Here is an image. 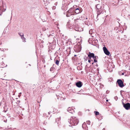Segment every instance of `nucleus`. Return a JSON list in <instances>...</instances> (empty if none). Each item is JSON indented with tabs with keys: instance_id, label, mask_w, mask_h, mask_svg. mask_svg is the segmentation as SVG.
I'll list each match as a JSON object with an SVG mask.
<instances>
[{
	"instance_id": "nucleus-21",
	"label": "nucleus",
	"mask_w": 130,
	"mask_h": 130,
	"mask_svg": "<svg viewBox=\"0 0 130 130\" xmlns=\"http://www.w3.org/2000/svg\"><path fill=\"white\" fill-rule=\"evenodd\" d=\"M59 61L58 60H57L56 61L55 63L58 66L59 65Z\"/></svg>"
},
{
	"instance_id": "nucleus-39",
	"label": "nucleus",
	"mask_w": 130,
	"mask_h": 130,
	"mask_svg": "<svg viewBox=\"0 0 130 130\" xmlns=\"http://www.w3.org/2000/svg\"><path fill=\"white\" fill-rule=\"evenodd\" d=\"M122 91L121 90V91H120V92H121H121Z\"/></svg>"
},
{
	"instance_id": "nucleus-7",
	"label": "nucleus",
	"mask_w": 130,
	"mask_h": 130,
	"mask_svg": "<svg viewBox=\"0 0 130 130\" xmlns=\"http://www.w3.org/2000/svg\"><path fill=\"white\" fill-rule=\"evenodd\" d=\"M103 50L105 54L107 55H109L110 53L106 47H103Z\"/></svg>"
},
{
	"instance_id": "nucleus-36",
	"label": "nucleus",
	"mask_w": 130,
	"mask_h": 130,
	"mask_svg": "<svg viewBox=\"0 0 130 130\" xmlns=\"http://www.w3.org/2000/svg\"><path fill=\"white\" fill-rule=\"evenodd\" d=\"M103 130H105V129L104 128L103 129Z\"/></svg>"
},
{
	"instance_id": "nucleus-40",
	"label": "nucleus",
	"mask_w": 130,
	"mask_h": 130,
	"mask_svg": "<svg viewBox=\"0 0 130 130\" xmlns=\"http://www.w3.org/2000/svg\"><path fill=\"white\" fill-rule=\"evenodd\" d=\"M106 101L107 102L108 101V100H107Z\"/></svg>"
},
{
	"instance_id": "nucleus-16",
	"label": "nucleus",
	"mask_w": 130,
	"mask_h": 130,
	"mask_svg": "<svg viewBox=\"0 0 130 130\" xmlns=\"http://www.w3.org/2000/svg\"><path fill=\"white\" fill-rule=\"evenodd\" d=\"M75 14L76 13V14H77L80 13V10L78 8H77L75 10Z\"/></svg>"
},
{
	"instance_id": "nucleus-44",
	"label": "nucleus",
	"mask_w": 130,
	"mask_h": 130,
	"mask_svg": "<svg viewBox=\"0 0 130 130\" xmlns=\"http://www.w3.org/2000/svg\"><path fill=\"white\" fill-rule=\"evenodd\" d=\"M0 15H1V14H0Z\"/></svg>"
},
{
	"instance_id": "nucleus-2",
	"label": "nucleus",
	"mask_w": 130,
	"mask_h": 130,
	"mask_svg": "<svg viewBox=\"0 0 130 130\" xmlns=\"http://www.w3.org/2000/svg\"><path fill=\"white\" fill-rule=\"evenodd\" d=\"M122 0H114L113 3L114 5H121L122 4Z\"/></svg>"
},
{
	"instance_id": "nucleus-17",
	"label": "nucleus",
	"mask_w": 130,
	"mask_h": 130,
	"mask_svg": "<svg viewBox=\"0 0 130 130\" xmlns=\"http://www.w3.org/2000/svg\"><path fill=\"white\" fill-rule=\"evenodd\" d=\"M98 58V57L97 56H94V58H93V59H94V62H97V59Z\"/></svg>"
},
{
	"instance_id": "nucleus-19",
	"label": "nucleus",
	"mask_w": 130,
	"mask_h": 130,
	"mask_svg": "<svg viewBox=\"0 0 130 130\" xmlns=\"http://www.w3.org/2000/svg\"><path fill=\"white\" fill-rule=\"evenodd\" d=\"M55 69L54 67H51L50 69V71L52 72V73H54V71H55Z\"/></svg>"
},
{
	"instance_id": "nucleus-6",
	"label": "nucleus",
	"mask_w": 130,
	"mask_h": 130,
	"mask_svg": "<svg viewBox=\"0 0 130 130\" xmlns=\"http://www.w3.org/2000/svg\"><path fill=\"white\" fill-rule=\"evenodd\" d=\"M97 17L101 13H103V12L105 11V10L103 9V7L100 9L97 10Z\"/></svg>"
},
{
	"instance_id": "nucleus-38",
	"label": "nucleus",
	"mask_w": 130,
	"mask_h": 130,
	"mask_svg": "<svg viewBox=\"0 0 130 130\" xmlns=\"http://www.w3.org/2000/svg\"><path fill=\"white\" fill-rule=\"evenodd\" d=\"M124 73H122V75H124Z\"/></svg>"
},
{
	"instance_id": "nucleus-35",
	"label": "nucleus",
	"mask_w": 130,
	"mask_h": 130,
	"mask_svg": "<svg viewBox=\"0 0 130 130\" xmlns=\"http://www.w3.org/2000/svg\"><path fill=\"white\" fill-rule=\"evenodd\" d=\"M93 63H94V62H92V64H93Z\"/></svg>"
},
{
	"instance_id": "nucleus-24",
	"label": "nucleus",
	"mask_w": 130,
	"mask_h": 130,
	"mask_svg": "<svg viewBox=\"0 0 130 130\" xmlns=\"http://www.w3.org/2000/svg\"><path fill=\"white\" fill-rule=\"evenodd\" d=\"M43 117H48L46 115V113H43Z\"/></svg>"
},
{
	"instance_id": "nucleus-48",
	"label": "nucleus",
	"mask_w": 130,
	"mask_h": 130,
	"mask_svg": "<svg viewBox=\"0 0 130 130\" xmlns=\"http://www.w3.org/2000/svg\"><path fill=\"white\" fill-rule=\"evenodd\" d=\"M91 61H93V60H91Z\"/></svg>"
},
{
	"instance_id": "nucleus-42",
	"label": "nucleus",
	"mask_w": 130,
	"mask_h": 130,
	"mask_svg": "<svg viewBox=\"0 0 130 130\" xmlns=\"http://www.w3.org/2000/svg\"><path fill=\"white\" fill-rule=\"evenodd\" d=\"M70 28H71V26H70Z\"/></svg>"
},
{
	"instance_id": "nucleus-8",
	"label": "nucleus",
	"mask_w": 130,
	"mask_h": 130,
	"mask_svg": "<svg viewBox=\"0 0 130 130\" xmlns=\"http://www.w3.org/2000/svg\"><path fill=\"white\" fill-rule=\"evenodd\" d=\"M76 85L78 87H81L83 85V83L81 81H79L76 83Z\"/></svg>"
},
{
	"instance_id": "nucleus-10",
	"label": "nucleus",
	"mask_w": 130,
	"mask_h": 130,
	"mask_svg": "<svg viewBox=\"0 0 130 130\" xmlns=\"http://www.w3.org/2000/svg\"><path fill=\"white\" fill-rule=\"evenodd\" d=\"M60 119L59 118H57L56 119L55 123H57L58 126L60 123Z\"/></svg>"
},
{
	"instance_id": "nucleus-5",
	"label": "nucleus",
	"mask_w": 130,
	"mask_h": 130,
	"mask_svg": "<svg viewBox=\"0 0 130 130\" xmlns=\"http://www.w3.org/2000/svg\"><path fill=\"white\" fill-rule=\"evenodd\" d=\"M74 48L75 49L77 50V52H80L81 50V45L80 44L76 45L75 46Z\"/></svg>"
},
{
	"instance_id": "nucleus-31",
	"label": "nucleus",
	"mask_w": 130,
	"mask_h": 130,
	"mask_svg": "<svg viewBox=\"0 0 130 130\" xmlns=\"http://www.w3.org/2000/svg\"><path fill=\"white\" fill-rule=\"evenodd\" d=\"M54 30L52 31L51 33L52 34H54Z\"/></svg>"
},
{
	"instance_id": "nucleus-29",
	"label": "nucleus",
	"mask_w": 130,
	"mask_h": 130,
	"mask_svg": "<svg viewBox=\"0 0 130 130\" xmlns=\"http://www.w3.org/2000/svg\"><path fill=\"white\" fill-rule=\"evenodd\" d=\"M83 91V90H81L80 91H79L78 92H78L77 93L78 94H80V93L79 92H82V91Z\"/></svg>"
},
{
	"instance_id": "nucleus-28",
	"label": "nucleus",
	"mask_w": 130,
	"mask_h": 130,
	"mask_svg": "<svg viewBox=\"0 0 130 130\" xmlns=\"http://www.w3.org/2000/svg\"><path fill=\"white\" fill-rule=\"evenodd\" d=\"M46 28L45 27H44L42 28V30L43 31H44L46 30Z\"/></svg>"
},
{
	"instance_id": "nucleus-45",
	"label": "nucleus",
	"mask_w": 130,
	"mask_h": 130,
	"mask_svg": "<svg viewBox=\"0 0 130 130\" xmlns=\"http://www.w3.org/2000/svg\"><path fill=\"white\" fill-rule=\"evenodd\" d=\"M6 121H5V122H6Z\"/></svg>"
},
{
	"instance_id": "nucleus-49",
	"label": "nucleus",
	"mask_w": 130,
	"mask_h": 130,
	"mask_svg": "<svg viewBox=\"0 0 130 130\" xmlns=\"http://www.w3.org/2000/svg\"><path fill=\"white\" fill-rule=\"evenodd\" d=\"M129 16H130V15H129Z\"/></svg>"
},
{
	"instance_id": "nucleus-46",
	"label": "nucleus",
	"mask_w": 130,
	"mask_h": 130,
	"mask_svg": "<svg viewBox=\"0 0 130 130\" xmlns=\"http://www.w3.org/2000/svg\"><path fill=\"white\" fill-rule=\"evenodd\" d=\"M57 26L58 25V24H57Z\"/></svg>"
},
{
	"instance_id": "nucleus-18",
	"label": "nucleus",
	"mask_w": 130,
	"mask_h": 130,
	"mask_svg": "<svg viewBox=\"0 0 130 130\" xmlns=\"http://www.w3.org/2000/svg\"><path fill=\"white\" fill-rule=\"evenodd\" d=\"M85 23L86 25H87L88 26L90 24V22L89 21H86L85 22Z\"/></svg>"
},
{
	"instance_id": "nucleus-27",
	"label": "nucleus",
	"mask_w": 130,
	"mask_h": 130,
	"mask_svg": "<svg viewBox=\"0 0 130 130\" xmlns=\"http://www.w3.org/2000/svg\"><path fill=\"white\" fill-rule=\"evenodd\" d=\"M47 123V122L46 121H44L43 122V124H44L45 125H46Z\"/></svg>"
},
{
	"instance_id": "nucleus-30",
	"label": "nucleus",
	"mask_w": 130,
	"mask_h": 130,
	"mask_svg": "<svg viewBox=\"0 0 130 130\" xmlns=\"http://www.w3.org/2000/svg\"><path fill=\"white\" fill-rule=\"evenodd\" d=\"M92 31V30H89V34H91V32Z\"/></svg>"
},
{
	"instance_id": "nucleus-33",
	"label": "nucleus",
	"mask_w": 130,
	"mask_h": 130,
	"mask_svg": "<svg viewBox=\"0 0 130 130\" xmlns=\"http://www.w3.org/2000/svg\"><path fill=\"white\" fill-rule=\"evenodd\" d=\"M48 115H50V112H48Z\"/></svg>"
},
{
	"instance_id": "nucleus-9",
	"label": "nucleus",
	"mask_w": 130,
	"mask_h": 130,
	"mask_svg": "<svg viewBox=\"0 0 130 130\" xmlns=\"http://www.w3.org/2000/svg\"><path fill=\"white\" fill-rule=\"evenodd\" d=\"M18 34L21 37V38L22 39L23 42H25L26 39L24 37L23 34L22 33H19Z\"/></svg>"
},
{
	"instance_id": "nucleus-3",
	"label": "nucleus",
	"mask_w": 130,
	"mask_h": 130,
	"mask_svg": "<svg viewBox=\"0 0 130 130\" xmlns=\"http://www.w3.org/2000/svg\"><path fill=\"white\" fill-rule=\"evenodd\" d=\"M117 83L118 85L120 87L122 88L124 86L123 84V83L122 80L121 79H118L117 81Z\"/></svg>"
},
{
	"instance_id": "nucleus-47",
	"label": "nucleus",
	"mask_w": 130,
	"mask_h": 130,
	"mask_svg": "<svg viewBox=\"0 0 130 130\" xmlns=\"http://www.w3.org/2000/svg\"><path fill=\"white\" fill-rule=\"evenodd\" d=\"M57 26L58 25V24H57Z\"/></svg>"
},
{
	"instance_id": "nucleus-25",
	"label": "nucleus",
	"mask_w": 130,
	"mask_h": 130,
	"mask_svg": "<svg viewBox=\"0 0 130 130\" xmlns=\"http://www.w3.org/2000/svg\"><path fill=\"white\" fill-rule=\"evenodd\" d=\"M87 124L90 125V122L89 121H87Z\"/></svg>"
},
{
	"instance_id": "nucleus-23",
	"label": "nucleus",
	"mask_w": 130,
	"mask_h": 130,
	"mask_svg": "<svg viewBox=\"0 0 130 130\" xmlns=\"http://www.w3.org/2000/svg\"><path fill=\"white\" fill-rule=\"evenodd\" d=\"M72 15L71 13H67L66 16L67 17H69Z\"/></svg>"
},
{
	"instance_id": "nucleus-32",
	"label": "nucleus",
	"mask_w": 130,
	"mask_h": 130,
	"mask_svg": "<svg viewBox=\"0 0 130 130\" xmlns=\"http://www.w3.org/2000/svg\"><path fill=\"white\" fill-rule=\"evenodd\" d=\"M91 60H90L89 59V60H88V62H91Z\"/></svg>"
},
{
	"instance_id": "nucleus-13",
	"label": "nucleus",
	"mask_w": 130,
	"mask_h": 130,
	"mask_svg": "<svg viewBox=\"0 0 130 130\" xmlns=\"http://www.w3.org/2000/svg\"><path fill=\"white\" fill-rule=\"evenodd\" d=\"M82 127L85 130H88V128L85 123H84L82 125Z\"/></svg>"
},
{
	"instance_id": "nucleus-26",
	"label": "nucleus",
	"mask_w": 130,
	"mask_h": 130,
	"mask_svg": "<svg viewBox=\"0 0 130 130\" xmlns=\"http://www.w3.org/2000/svg\"><path fill=\"white\" fill-rule=\"evenodd\" d=\"M6 50H8V49H3V50H2L1 51H3L4 52H5Z\"/></svg>"
},
{
	"instance_id": "nucleus-43",
	"label": "nucleus",
	"mask_w": 130,
	"mask_h": 130,
	"mask_svg": "<svg viewBox=\"0 0 130 130\" xmlns=\"http://www.w3.org/2000/svg\"><path fill=\"white\" fill-rule=\"evenodd\" d=\"M68 23H67V25H68Z\"/></svg>"
},
{
	"instance_id": "nucleus-37",
	"label": "nucleus",
	"mask_w": 130,
	"mask_h": 130,
	"mask_svg": "<svg viewBox=\"0 0 130 130\" xmlns=\"http://www.w3.org/2000/svg\"><path fill=\"white\" fill-rule=\"evenodd\" d=\"M74 56H76V55H74Z\"/></svg>"
},
{
	"instance_id": "nucleus-34",
	"label": "nucleus",
	"mask_w": 130,
	"mask_h": 130,
	"mask_svg": "<svg viewBox=\"0 0 130 130\" xmlns=\"http://www.w3.org/2000/svg\"><path fill=\"white\" fill-rule=\"evenodd\" d=\"M51 35H51V34H50V35H49V36H50Z\"/></svg>"
},
{
	"instance_id": "nucleus-4",
	"label": "nucleus",
	"mask_w": 130,
	"mask_h": 130,
	"mask_svg": "<svg viewBox=\"0 0 130 130\" xmlns=\"http://www.w3.org/2000/svg\"><path fill=\"white\" fill-rule=\"evenodd\" d=\"M124 107L126 110H128L130 108V104L129 103H127L124 104L123 102H122Z\"/></svg>"
},
{
	"instance_id": "nucleus-11",
	"label": "nucleus",
	"mask_w": 130,
	"mask_h": 130,
	"mask_svg": "<svg viewBox=\"0 0 130 130\" xmlns=\"http://www.w3.org/2000/svg\"><path fill=\"white\" fill-rule=\"evenodd\" d=\"M88 57L90 59H91V58H94V54L93 53H91L90 52H89V54L88 55Z\"/></svg>"
},
{
	"instance_id": "nucleus-1",
	"label": "nucleus",
	"mask_w": 130,
	"mask_h": 130,
	"mask_svg": "<svg viewBox=\"0 0 130 130\" xmlns=\"http://www.w3.org/2000/svg\"><path fill=\"white\" fill-rule=\"evenodd\" d=\"M68 122L71 125H69V126H71L77 125L78 122V121L76 117H72L68 120Z\"/></svg>"
},
{
	"instance_id": "nucleus-15",
	"label": "nucleus",
	"mask_w": 130,
	"mask_h": 130,
	"mask_svg": "<svg viewBox=\"0 0 130 130\" xmlns=\"http://www.w3.org/2000/svg\"><path fill=\"white\" fill-rule=\"evenodd\" d=\"M103 7H102V5L100 4H98L96 5V7L97 9V10Z\"/></svg>"
},
{
	"instance_id": "nucleus-20",
	"label": "nucleus",
	"mask_w": 130,
	"mask_h": 130,
	"mask_svg": "<svg viewBox=\"0 0 130 130\" xmlns=\"http://www.w3.org/2000/svg\"><path fill=\"white\" fill-rule=\"evenodd\" d=\"M72 9V8H70L69 10L67 11V13H71L72 11L71 10Z\"/></svg>"
},
{
	"instance_id": "nucleus-14",
	"label": "nucleus",
	"mask_w": 130,
	"mask_h": 130,
	"mask_svg": "<svg viewBox=\"0 0 130 130\" xmlns=\"http://www.w3.org/2000/svg\"><path fill=\"white\" fill-rule=\"evenodd\" d=\"M6 10V7H4L3 6L0 7V10L2 12L5 11Z\"/></svg>"
},
{
	"instance_id": "nucleus-12",
	"label": "nucleus",
	"mask_w": 130,
	"mask_h": 130,
	"mask_svg": "<svg viewBox=\"0 0 130 130\" xmlns=\"http://www.w3.org/2000/svg\"><path fill=\"white\" fill-rule=\"evenodd\" d=\"M67 110V111H68L69 112L71 113H72L74 112V110L71 107H69L68 108Z\"/></svg>"
},
{
	"instance_id": "nucleus-22",
	"label": "nucleus",
	"mask_w": 130,
	"mask_h": 130,
	"mask_svg": "<svg viewBox=\"0 0 130 130\" xmlns=\"http://www.w3.org/2000/svg\"><path fill=\"white\" fill-rule=\"evenodd\" d=\"M94 113L95 115H96V116L99 115V112L97 111H94Z\"/></svg>"
},
{
	"instance_id": "nucleus-41",
	"label": "nucleus",
	"mask_w": 130,
	"mask_h": 130,
	"mask_svg": "<svg viewBox=\"0 0 130 130\" xmlns=\"http://www.w3.org/2000/svg\"><path fill=\"white\" fill-rule=\"evenodd\" d=\"M1 48H0V51H1Z\"/></svg>"
}]
</instances>
